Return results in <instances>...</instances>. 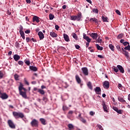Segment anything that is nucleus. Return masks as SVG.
I'll list each match as a JSON object with an SVG mask.
<instances>
[{"instance_id":"obj_23","label":"nucleus","mask_w":130,"mask_h":130,"mask_svg":"<svg viewBox=\"0 0 130 130\" xmlns=\"http://www.w3.org/2000/svg\"><path fill=\"white\" fill-rule=\"evenodd\" d=\"M40 121L41 122V124L45 125V124H46V120L44 118H40Z\"/></svg>"},{"instance_id":"obj_61","label":"nucleus","mask_w":130,"mask_h":130,"mask_svg":"<svg viewBox=\"0 0 130 130\" xmlns=\"http://www.w3.org/2000/svg\"><path fill=\"white\" fill-rule=\"evenodd\" d=\"M75 46L76 49H79L80 48V47L78 45H75Z\"/></svg>"},{"instance_id":"obj_38","label":"nucleus","mask_w":130,"mask_h":130,"mask_svg":"<svg viewBox=\"0 0 130 130\" xmlns=\"http://www.w3.org/2000/svg\"><path fill=\"white\" fill-rule=\"evenodd\" d=\"M62 109L63 111H66L69 109V108L67 106L63 105L62 107Z\"/></svg>"},{"instance_id":"obj_64","label":"nucleus","mask_w":130,"mask_h":130,"mask_svg":"<svg viewBox=\"0 0 130 130\" xmlns=\"http://www.w3.org/2000/svg\"><path fill=\"white\" fill-rule=\"evenodd\" d=\"M26 40L27 43H28V42H29L30 41H31V40H30L29 38H28V37L26 38Z\"/></svg>"},{"instance_id":"obj_60","label":"nucleus","mask_w":130,"mask_h":130,"mask_svg":"<svg viewBox=\"0 0 130 130\" xmlns=\"http://www.w3.org/2000/svg\"><path fill=\"white\" fill-rule=\"evenodd\" d=\"M87 38H88V37L85 34H83V39L85 40V39H87Z\"/></svg>"},{"instance_id":"obj_18","label":"nucleus","mask_w":130,"mask_h":130,"mask_svg":"<svg viewBox=\"0 0 130 130\" xmlns=\"http://www.w3.org/2000/svg\"><path fill=\"white\" fill-rule=\"evenodd\" d=\"M13 58L15 61H17L18 60H19L20 56L18 54H15L13 56Z\"/></svg>"},{"instance_id":"obj_37","label":"nucleus","mask_w":130,"mask_h":130,"mask_svg":"<svg viewBox=\"0 0 130 130\" xmlns=\"http://www.w3.org/2000/svg\"><path fill=\"white\" fill-rule=\"evenodd\" d=\"M79 120L83 123H86V120H85L83 117H81V118L79 119Z\"/></svg>"},{"instance_id":"obj_62","label":"nucleus","mask_w":130,"mask_h":130,"mask_svg":"<svg viewBox=\"0 0 130 130\" xmlns=\"http://www.w3.org/2000/svg\"><path fill=\"white\" fill-rule=\"evenodd\" d=\"M30 32H31V31H30L29 30H27L24 31L25 34H30Z\"/></svg>"},{"instance_id":"obj_20","label":"nucleus","mask_w":130,"mask_h":130,"mask_svg":"<svg viewBox=\"0 0 130 130\" xmlns=\"http://www.w3.org/2000/svg\"><path fill=\"white\" fill-rule=\"evenodd\" d=\"M123 52L122 53L124 55V56L126 57L127 59H128L129 57V53L126 50H123Z\"/></svg>"},{"instance_id":"obj_19","label":"nucleus","mask_w":130,"mask_h":130,"mask_svg":"<svg viewBox=\"0 0 130 130\" xmlns=\"http://www.w3.org/2000/svg\"><path fill=\"white\" fill-rule=\"evenodd\" d=\"M29 69L33 72H37L38 71V68L35 66H29Z\"/></svg>"},{"instance_id":"obj_56","label":"nucleus","mask_w":130,"mask_h":130,"mask_svg":"<svg viewBox=\"0 0 130 130\" xmlns=\"http://www.w3.org/2000/svg\"><path fill=\"white\" fill-rule=\"evenodd\" d=\"M116 112L119 114H122V110H118Z\"/></svg>"},{"instance_id":"obj_26","label":"nucleus","mask_w":130,"mask_h":130,"mask_svg":"<svg viewBox=\"0 0 130 130\" xmlns=\"http://www.w3.org/2000/svg\"><path fill=\"white\" fill-rule=\"evenodd\" d=\"M118 101L121 102V103H126V101L124 100L123 98L119 96L118 98Z\"/></svg>"},{"instance_id":"obj_41","label":"nucleus","mask_w":130,"mask_h":130,"mask_svg":"<svg viewBox=\"0 0 130 130\" xmlns=\"http://www.w3.org/2000/svg\"><path fill=\"white\" fill-rule=\"evenodd\" d=\"M20 34L21 37H22V39H23V40H25V34H24V32H23V33H20Z\"/></svg>"},{"instance_id":"obj_4","label":"nucleus","mask_w":130,"mask_h":130,"mask_svg":"<svg viewBox=\"0 0 130 130\" xmlns=\"http://www.w3.org/2000/svg\"><path fill=\"white\" fill-rule=\"evenodd\" d=\"M103 86H104L105 89H109L110 88V83L108 81H105L104 83L103 84Z\"/></svg>"},{"instance_id":"obj_36","label":"nucleus","mask_w":130,"mask_h":130,"mask_svg":"<svg viewBox=\"0 0 130 130\" xmlns=\"http://www.w3.org/2000/svg\"><path fill=\"white\" fill-rule=\"evenodd\" d=\"M49 20H53V18H54V15H53L52 14H50L49 15Z\"/></svg>"},{"instance_id":"obj_57","label":"nucleus","mask_w":130,"mask_h":130,"mask_svg":"<svg viewBox=\"0 0 130 130\" xmlns=\"http://www.w3.org/2000/svg\"><path fill=\"white\" fill-rule=\"evenodd\" d=\"M118 88L120 89H122V86L121 84H118Z\"/></svg>"},{"instance_id":"obj_34","label":"nucleus","mask_w":130,"mask_h":130,"mask_svg":"<svg viewBox=\"0 0 130 130\" xmlns=\"http://www.w3.org/2000/svg\"><path fill=\"white\" fill-rule=\"evenodd\" d=\"M19 75L17 74H15L14 75V78H15V80H16V81H18L19 80Z\"/></svg>"},{"instance_id":"obj_25","label":"nucleus","mask_w":130,"mask_h":130,"mask_svg":"<svg viewBox=\"0 0 130 130\" xmlns=\"http://www.w3.org/2000/svg\"><path fill=\"white\" fill-rule=\"evenodd\" d=\"M23 86H24L23 84H22L21 83H20V86L19 87V92L22 91V90H23L24 88Z\"/></svg>"},{"instance_id":"obj_6","label":"nucleus","mask_w":130,"mask_h":130,"mask_svg":"<svg viewBox=\"0 0 130 130\" xmlns=\"http://www.w3.org/2000/svg\"><path fill=\"white\" fill-rule=\"evenodd\" d=\"M41 21V19L38 16H36L35 15L32 17V22H37V23H39Z\"/></svg>"},{"instance_id":"obj_63","label":"nucleus","mask_w":130,"mask_h":130,"mask_svg":"<svg viewBox=\"0 0 130 130\" xmlns=\"http://www.w3.org/2000/svg\"><path fill=\"white\" fill-rule=\"evenodd\" d=\"M89 114H90V115L91 116H93L95 114V113L94 112H93V111H91V112H90Z\"/></svg>"},{"instance_id":"obj_54","label":"nucleus","mask_w":130,"mask_h":130,"mask_svg":"<svg viewBox=\"0 0 130 130\" xmlns=\"http://www.w3.org/2000/svg\"><path fill=\"white\" fill-rule=\"evenodd\" d=\"M123 44L124 46H126V45H127V44L129 45V43L128 42H125L123 43Z\"/></svg>"},{"instance_id":"obj_22","label":"nucleus","mask_w":130,"mask_h":130,"mask_svg":"<svg viewBox=\"0 0 130 130\" xmlns=\"http://www.w3.org/2000/svg\"><path fill=\"white\" fill-rule=\"evenodd\" d=\"M20 94L24 99H26L27 98L26 92L23 91H20L19 92Z\"/></svg>"},{"instance_id":"obj_10","label":"nucleus","mask_w":130,"mask_h":130,"mask_svg":"<svg viewBox=\"0 0 130 130\" xmlns=\"http://www.w3.org/2000/svg\"><path fill=\"white\" fill-rule=\"evenodd\" d=\"M94 92H95L98 94H101V88L99 87H96L94 88Z\"/></svg>"},{"instance_id":"obj_1","label":"nucleus","mask_w":130,"mask_h":130,"mask_svg":"<svg viewBox=\"0 0 130 130\" xmlns=\"http://www.w3.org/2000/svg\"><path fill=\"white\" fill-rule=\"evenodd\" d=\"M13 115L16 119H18L19 118H23L24 117V115L23 113L13 112Z\"/></svg>"},{"instance_id":"obj_12","label":"nucleus","mask_w":130,"mask_h":130,"mask_svg":"<svg viewBox=\"0 0 130 130\" xmlns=\"http://www.w3.org/2000/svg\"><path fill=\"white\" fill-rule=\"evenodd\" d=\"M102 19L104 22H109V18L107 16H105V15H102Z\"/></svg>"},{"instance_id":"obj_48","label":"nucleus","mask_w":130,"mask_h":130,"mask_svg":"<svg viewBox=\"0 0 130 130\" xmlns=\"http://www.w3.org/2000/svg\"><path fill=\"white\" fill-rule=\"evenodd\" d=\"M103 40L102 39H99V38L98 39L96 40V43H101L102 42Z\"/></svg>"},{"instance_id":"obj_31","label":"nucleus","mask_w":130,"mask_h":130,"mask_svg":"<svg viewBox=\"0 0 130 130\" xmlns=\"http://www.w3.org/2000/svg\"><path fill=\"white\" fill-rule=\"evenodd\" d=\"M19 28H20V30H19V32L20 34H21V33H24V32L23 31V26H22L21 25H20V27H19Z\"/></svg>"},{"instance_id":"obj_52","label":"nucleus","mask_w":130,"mask_h":130,"mask_svg":"<svg viewBox=\"0 0 130 130\" xmlns=\"http://www.w3.org/2000/svg\"><path fill=\"white\" fill-rule=\"evenodd\" d=\"M113 109L116 112L119 109L118 107H113Z\"/></svg>"},{"instance_id":"obj_5","label":"nucleus","mask_w":130,"mask_h":130,"mask_svg":"<svg viewBox=\"0 0 130 130\" xmlns=\"http://www.w3.org/2000/svg\"><path fill=\"white\" fill-rule=\"evenodd\" d=\"M82 73L85 76H88V70L86 67H84L81 69Z\"/></svg>"},{"instance_id":"obj_35","label":"nucleus","mask_w":130,"mask_h":130,"mask_svg":"<svg viewBox=\"0 0 130 130\" xmlns=\"http://www.w3.org/2000/svg\"><path fill=\"white\" fill-rule=\"evenodd\" d=\"M71 20L75 21L76 20V15H72L71 16Z\"/></svg>"},{"instance_id":"obj_13","label":"nucleus","mask_w":130,"mask_h":130,"mask_svg":"<svg viewBox=\"0 0 130 130\" xmlns=\"http://www.w3.org/2000/svg\"><path fill=\"white\" fill-rule=\"evenodd\" d=\"M81 17H82V14L81 12L77 14V15H76V19L78 21H80Z\"/></svg>"},{"instance_id":"obj_44","label":"nucleus","mask_w":130,"mask_h":130,"mask_svg":"<svg viewBox=\"0 0 130 130\" xmlns=\"http://www.w3.org/2000/svg\"><path fill=\"white\" fill-rule=\"evenodd\" d=\"M24 62H25V64H26L27 66H29L30 63V61H29V60H25Z\"/></svg>"},{"instance_id":"obj_15","label":"nucleus","mask_w":130,"mask_h":130,"mask_svg":"<svg viewBox=\"0 0 130 130\" xmlns=\"http://www.w3.org/2000/svg\"><path fill=\"white\" fill-rule=\"evenodd\" d=\"M89 21L91 22H94L95 23H98V19L95 18V17H93V18H90V19H89Z\"/></svg>"},{"instance_id":"obj_21","label":"nucleus","mask_w":130,"mask_h":130,"mask_svg":"<svg viewBox=\"0 0 130 130\" xmlns=\"http://www.w3.org/2000/svg\"><path fill=\"white\" fill-rule=\"evenodd\" d=\"M75 79L76 81H77V83L80 84L81 82V79L80 78L79 76L78 75H76L75 76Z\"/></svg>"},{"instance_id":"obj_14","label":"nucleus","mask_w":130,"mask_h":130,"mask_svg":"<svg viewBox=\"0 0 130 130\" xmlns=\"http://www.w3.org/2000/svg\"><path fill=\"white\" fill-rule=\"evenodd\" d=\"M38 35L39 36L40 40H42L44 38V36L42 31H39Z\"/></svg>"},{"instance_id":"obj_17","label":"nucleus","mask_w":130,"mask_h":130,"mask_svg":"<svg viewBox=\"0 0 130 130\" xmlns=\"http://www.w3.org/2000/svg\"><path fill=\"white\" fill-rule=\"evenodd\" d=\"M50 36L53 38H56L58 37L57 34L54 32V31H50Z\"/></svg>"},{"instance_id":"obj_11","label":"nucleus","mask_w":130,"mask_h":130,"mask_svg":"<svg viewBox=\"0 0 130 130\" xmlns=\"http://www.w3.org/2000/svg\"><path fill=\"white\" fill-rule=\"evenodd\" d=\"M102 106H103V108L104 111L108 112V109H107V106L104 102H103Z\"/></svg>"},{"instance_id":"obj_27","label":"nucleus","mask_w":130,"mask_h":130,"mask_svg":"<svg viewBox=\"0 0 130 130\" xmlns=\"http://www.w3.org/2000/svg\"><path fill=\"white\" fill-rule=\"evenodd\" d=\"M68 127L69 128L68 129L69 130H72L73 129H74V125L71 123L68 124Z\"/></svg>"},{"instance_id":"obj_3","label":"nucleus","mask_w":130,"mask_h":130,"mask_svg":"<svg viewBox=\"0 0 130 130\" xmlns=\"http://www.w3.org/2000/svg\"><path fill=\"white\" fill-rule=\"evenodd\" d=\"M8 124L9 126L12 129H15L16 126L14 122L12 121V120H8Z\"/></svg>"},{"instance_id":"obj_24","label":"nucleus","mask_w":130,"mask_h":130,"mask_svg":"<svg viewBox=\"0 0 130 130\" xmlns=\"http://www.w3.org/2000/svg\"><path fill=\"white\" fill-rule=\"evenodd\" d=\"M87 86L90 89V90H92L93 87H92V83L91 82H88L87 83Z\"/></svg>"},{"instance_id":"obj_53","label":"nucleus","mask_w":130,"mask_h":130,"mask_svg":"<svg viewBox=\"0 0 130 130\" xmlns=\"http://www.w3.org/2000/svg\"><path fill=\"white\" fill-rule=\"evenodd\" d=\"M73 114H74V111H70L69 112H68L69 115H72Z\"/></svg>"},{"instance_id":"obj_47","label":"nucleus","mask_w":130,"mask_h":130,"mask_svg":"<svg viewBox=\"0 0 130 130\" xmlns=\"http://www.w3.org/2000/svg\"><path fill=\"white\" fill-rule=\"evenodd\" d=\"M92 12L93 13H98L99 10H98V9H92Z\"/></svg>"},{"instance_id":"obj_42","label":"nucleus","mask_w":130,"mask_h":130,"mask_svg":"<svg viewBox=\"0 0 130 130\" xmlns=\"http://www.w3.org/2000/svg\"><path fill=\"white\" fill-rule=\"evenodd\" d=\"M114 71L116 73H118L119 72V69L118 68H116V67H114Z\"/></svg>"},{"instance_id":"obj_45","label":"nucleus","mask_w":130,"mask_h":130,"mask_svg":"<svg viewBox=\"0 0 130 130\" xmlns=\"http://www.w3.org/2000/svg\"><path fill=\"white\" fill-rule=\"evenodd\" d=\"M18 64L21 66H23V64H24V62L23 61H21V60H19L18 61Z\"/></svg>"},{"instance_id":"obj_49","label":"nucleus","mask_w":130,"mask_h":130,"mask_svg":"<svg viewBox=\"0 0 130 130\" xmlns=\"http://www.w3.org/2000/svg\"><path fill=\"white\" fill-rule=\"evenodd\" d=\"M85 40H86L87 41V42H88V43H90L91 41V39H89V37H87Z\"/></svg>"},{"instance_id":"obj_55","label":"nucleus","mask_w":130,"mask_h":130,"mask_svg":"<svg viewBox=\"0 0 130 130\" xmlns=\"http://www.w3.org/2000/svg\"><path fill=\"white\" fill-rule=\"evenodd\" d=\"M116 13L118 15H121V13L118 10H116Z\"/></svg>"},{"instance_id":"obj_8","label":"nucleus","mask_w":130,"mask_h":130,"mask_svg":"<svg viewBox=\"0 0 130 130\" xmlns=\"http://www.w3.org/2000/svg\"><path fill=\"white\" fill-rule=\"evenodd\" d=\"M117 68L118 69L120 73L122 74H123L124 73V70L122 66L121 65H117Z\"/></svg>"},{"instance_id":"obj_58","label":"nucleus","mask_w":130,"mask_h":130,"mask_svg":"<svg viewBox=\"0 0 130 130\" xmlns=\"http://www.w3.org/2000/svg\"><path fill=\"white\" fill-rule=\"evenodd\" d=\"M55 28L56 30H58L59 28V26L58 25H55Z\"/></svg>"},{"instance_id":"obj_16","label":"nucleus","mask_w":130,"mask_h":130,"mask_svg":"<svg viewBox=\"0 0 130 130\" xmlns=\"http://www.w3.org/2000/svg\"><path fill=\"white\" fill-rule=\"evenodd\" d=\"M90 36L93 39H96L98 35L97 33L92 32Z\"/></svg>"},{"instance_id":"obj_9","label":"nucleus","mask_w":130,"mask_h":130,"mask_svg":"<svg viewBox=\"0 0 130 130\" xmlns=\"http://www.w3.org/2000/svg\"><path fill=\"white\" fill-rule=\"evenodd\" d=\"M63 38L66 42H69L70 41L69 36L66 34H63Z\"/></svg>"},{"instance_id":"obj_33","label":"nucleus","mask_w":130,"mask_h":130,"mask_svg":"<svg viewBox=\"0 0 130 130\" xmlns=\"http://www.w3.org/2000/svg\"><path fill=\"white\" fill-rule=\"evenodd\" d=\"M73 37L76 40H78V36H77V34L76 33L73 32Z\"/></svg>"},{"instance_id":"obj_39","label":"nucleus","mask_w":130,"mask_h":130,"mask_svg":"<svg viewBox=\"0 0 130 130\" xmlns=\"http://www.w3.org/2000/svg\"><path fill=\"white\" fill-rule=\"evenodd\" d=\"M15 46L16 48H19V47H20V44H19V43L18 42H15Z\"/></svg>"},{"instance_id":"obj_28","label":"nucleus","mask_w":130,"mask_h":130,"mask_svg":"<svg viewBox=\"0 0 130 130\" xmlns=\"http://www.w3.org/2000/svg\"><path fill=\"white\" fill-rule=\"evenodd\" d=\"M123 36H124V34L123 33H121L117 36V39H121L123 38Z\"/></svg>"},{"instance_id":"obj_46","label":"nucleus","mask_w":130,"mask_h":130,"mask_svg":"<svg viewBox=\"0 0 130 130\" xmlns=\"http://www.w3.org/2000/svg\"><path fill=\"white\" fill-rule=\"evenodd\" d=\"M4 77V74L2 71H0V79H2Z\"/></svg>"},{"instance_id":"obj_7","label":"nucleus","mask_w":130,"mask_h":130,"mask_svg":"<svg viewBox=\"0 0 130 130\" xmlns=\"http://www.w3.org/2000/svg\"><path fill=\"white\" fill-rule=\"evenodd\" d=\"M9 98L8 95L6 93H3L2 95L0 96V98H1L2 100H7Z\"/></svg>"},{"instance_id":"obj_51","label":"nucleus","mask_w":130,"mask_h":130,"mask_svg":"<svg viewBox=\"0 0 130 130\" xmlns=\"http://www.w3.org/2000/svg\"><path fill=\"white\" fill-rule=\"evenodd\" d=\"M97 126H98L99 129L103 130V127L101 125H98Z\"/></svg>"},{"instance_id":"obj_30","label":"nucleus","mask_w":130,"mask_h":130,"mask_svg":"<svg viewBox=\"0 0 130 130\" xmlns=\"http://www.w3.org/2000/svg\"><path fill=\"white\" fill-rule=\"evenodd\" d=\"M96 47L98 50L102 51L103 50V48L102 47L99 46V45L98 44H96Z\"/></svg>"},{"instance_id":"obj_50","label":"nucleus","mask_w":130,"mask_h":130,"mask_svg":"<svg viewBox=\"0 0 130 130\" xmlns=\"http://www.w3.org/2000/svg\"><path fill=\"white\" fill-rule=\"evenodd\" d=\"M48 101V99L46 97L43 98V101H44L45 103H46V102Z\"/></svg>"},{"instance_id":"obj_2","label":"nucleus","mask_w":130,"mask_h":130,"mask_svg":"<svg viewBox=\"0 0 130 130\" xmlns=\"http://www.w3.org/2000/svg\"><path fill=\"white\" fill-rule=\"evenodd\" d=\"M30 125L33 127H38L39 126V122L38 120L34 119L30 122Z\"/></svg>"},{"instance_id":"obj_32","label":"nucleus","mask_w":130,"mask_h":130,"mask_svg":"<svg viewBox=\"0 0 130 130\" xmlns=\"http://www.w3.org/2000/svg\"><path fill=\"white\" fill-rule=\"evenodd\" d=\"M109 47L111 50H112V51H114V46L112 44H109Z\"/></svg>"},{"instance_id":"obj_40","label":"nucleus","mask_w":130,"mask_h":130,"mask_svg":"<svg viewBox=\"0 0 130 130\" xmlns=\"http://www.w3.org/2000/svg\"><path fill=\"white\" fill-rule=\"evenodd\" d=\"M124 49H125V50L130 51V45H128L127 47L124 48Z\"/></svg>"},{"instance_id":"obj_43","label":"nucleus","mask_w":130,"mask_h":130,"mask_svg":"<svg viewBox=\"0 0 130 130\" xmlns=\"http://www.w3.org/2000/svg\"><path fill=\"white\" fill-rule=\"evenodd\" d=\"M116 48H117V49L118 50V51H119L120 52H121V49L119 45H117L116 46Z\"/></svg>"},{"instance_id":"obj_59","label":"nucleus","mask_w":130,"mask_h":130,"mask_svg":"<svg viewBox=\"0 0 130 130\" xmlns=\"http://www.w3.org/2000/svg\"><path fill=\"white\" fill-rule=\"evenodd\" d=\"M63 85H65V88H66L69 87V85L67 82H64L63 83Z\"/></svg>"},{"instance_id":"obj_29","label":"nucleus","mask_w":130,"mask_h":130,"mask_svg":"<svg viewBox=\"0 0 130 130\" xmlns=\"http://www.w3.org/2000/svg\"><path fill=\"white\" fill-rule=\"evenodd\" d=\"M38 92L42 95H44L45 93L44 90L42 89H38Z\"/></svg>"}]
</instances>
